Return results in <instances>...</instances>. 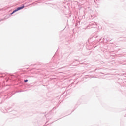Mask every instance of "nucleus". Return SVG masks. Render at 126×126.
I'll return each mask as SVG.
<instances>
[{"instance_id": "nucleus-2", "label": "nucleus", "mask_w": 126, "mask_h": 126, "mask_svg": "<svg viewBox=\"0 0 126 126\" xmlns=\"http://www.w3.org/2000/svg\"><path fill=\"white\" fill-rule=\"evenodd\" d=\"M28 81V80H24V82H27Z\"/></svg>"}, {"instance_id": "nucleus-1", "label": "nucleus", "mask_w": 126, "mask_h": 126, "mask_svg": "<svg viewBox=\"0 0 126 126\" xmlns=\"http://www.w3.org/2000/svg\"><path fill=\"white\" fill-rule=\"evenodd\" d=\"M23 8H24V5H23L22 7H18L16 10H15L14 11H13V12L11 14V15L13 14V13H14L15 12H16V11H18V10L23 9Z\"/></svg>"}]
</instances>
